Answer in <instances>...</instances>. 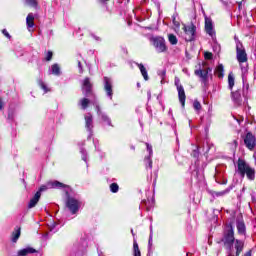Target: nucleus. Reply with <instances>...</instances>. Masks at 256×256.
<instances>
[{"label": "nucleus", "instance_id": "nucleus-1", "mask_svg": "<svg viewBox=\"0 0 256 256\" xmlns=\"http://www.w3.org/2000/svg\"><path fill=\"white\" fill-rule=\"evenodd\" d=\"M236 59L240 64L242 75H245L247 73V52L245 51V47H243V43L238 42L237 44Z\"/></svg>", "mask_w": 256, "mask_h": 256}, {"label": "nucleus", "instance_id": "nucleus-2", "mask_svg": "<svg viewBox=\"0 0 256 256\" xmlns=\"http://www.w3.org/2000/svg\"><path fill=\"white\" fill-rule=\"evenodd\" d=\"M237 171L242 177H245L246 175L250 181L255 179V170L250 168L242 159H239L237 162Z\"/></svg>", "mask_w": 256, "mask_h": 256}, {"label": "nucleus", "instance_id": "nucleus-3", "mask_svg": "<svg viewBox=\"0 0 256 256\" xmlns=\"http://www.w3.org/2000/svg\"><path fill=\"white\" fill-rule=\"evenodd\" d=\"M223 242L228 247H231L233 243H235V232H233V222H230L228 225H226V228L224 230Z\"/></svg>", "mask_w": 256, "mask_h": 256}, {"label": "nucleus", "instance_id": "nucleus-4", "mask_svg": "<svg viewBox=\"0 0 256 256\" xmlns=\"http://www.w3.org/2000/svg\"><path fill=\"white\" fill-rule=\"evenodd\" d=\"M150 41L157 53H165V51H167V43L165 42V38L155 36L150 38Z\"/></svg>", "mask_w": 256, "mask_h": 256}, {"label": "nucleus", "instance_id": "nucleus-5", "mask_svg": "<svg viewBox=\"0 0 256 256\" xmlns=\"http://www.w3.org/2000/svg\"><path fill=\"white\" fill-rule=\"evenodd\" d=\"M206 65L207 64L205 63H203L202 66L199 65V69L195 70L194 72L197 77H200L203 83H207V80L209 79V74L211 73V71H213V69L207 67Z\"/></svg>", "mask_w": 256, "mask_h": 256}, {"label": "nucleus", "instance_id": "nucleus-6", "mask_svg": "<svg viewBox=\"0 0 256 256\" xmlns=\"http://www.w3.org/2000/svg\"><path fill=\"white\" fill-rule=\"evenodd\" d=\"M81 201L75 199L74 197H68L66 200V207L69 209L72 215H75L79 209H81Z\"/></svg>", "mask_w": 256, "mask_h": 256}, {"label": "nucleus", "instance_id": "nucleus-7", "mask_svg": "<svg viewBox=\"0 0 256 256\" xmlns=\"http://www.w3.org/2000/svg\"><path fill=\"white\" fill-rule=\"evenodd\" d=\"M93 105H95L98 117H100V119H102L104 123L111 125V118L101 111V107H99V102H97V100H94Z\"/></svg>", "mask_w": 256, "mask_h": 256}, {"label": "nucleus", "instance_id": "nucleus-8", "mask_svg": "<svg viewBox=\"0 0 256 256\" xmlns=\"http://www.w3.org/2000/svg\"><path fill=\"white\" fill-rule=\"evenodd\" d=\"M93 84H91V79L85 78L82 82V92L83 95L89 97L92 93Z\"/></svg>", "mask_w": 256, "mask_h": 256}, {"label": "nucleus", "instance_id": "nucleus-9", "mask_svg": "<svg viewBox=\"0 0 256 256\" xmlns=\"http://www.w3.org/2000/svg\"><path fill=\"white\" fill-rule=\"evenodd\" d=\"M104 90L106 91L107 97L113 99V80L109 77H104Z\"/></svg>", "mask_w": 256, "mask_h": 256}, {"label": "nucleus", "instance_id": "nucleus-10", "mask_svg": "<svg viewBox=\"0 0 256 256\" xmlns=\"http://www.w3.org/2000/svg\"><path fill=\"white\" fill-rule=\"evenodd\" d=\"M205 31L207 35L214 39L215 37V28L213 27V20L209 17H205Z\"/></svg>", "mask_w": 256, "mask_h": 256}, {"label": "nucleus", "instance_id": "nucleus-11", "mask_svg": "<svg viewBox=\"0 0 256 256\" xmlns=\"http://www.w3.org/2000/svg\"><path fill=\"white\" fill-rule=\"evenodd\" d=\"M85 119V127L87 129V131H89V139H91V137H93V116L91 115V113H88L84 116Z\"/></svg>", "mask_w": 256, "mask_h": 256}, {"label": "nucleus", "instance_id": "nucleus-12", "mask_svg": "<svg viewBox=\"0 0 256 256\" xmlns=\"http://www.w3.org/2000/svg\"><path fill=\"white\" fill-rule=\"evenodd\" d=\"M184 32L186 41H193L195 39V25L184 26Z\"/></svg>", "mask_w": 256, "mask_h": 256}, {"label": "nucleus", "instance_id": "nucleus-13", "mask_svg": "<svg viewBox=\"0 0 256 256\" xmlns=\"http://www.w3.org/2000/svg\"><path fill=\"white\" fill-rule=\"evenodd\" d=\"M244 143H245L246 147L248 149H250V151H253V149H255V145H256L255 136L251 133H247L246 137L244 139Z\"/></svg>", "mask_w": 256, "mask_h": 256}, {"label": "nucleus", "instance_id": "nucleus-14", "mask_svg": "<svg viewBox=\"0 0 256 256\" xmlns=\"http://www.w3.org/2000/svg\"><path fill=\"white\" fill-rule=\"evenodd\" d=\"M231 99L237 107H241V105L243 103V99L241 98V90H236L234 92L232 91Z\"/></svg>", "mask_w": 256, "mask_h": 256}, {"label": "nucleus", "instance_id": "nucleus-15", "mask_svg": "<svg viewBox=\"0 0 256 256\" xmlns=\"http://www.w3.org/2000/svg\"><path fill=\"white\" fill-rule=\"evenodd\" d=\"M147 151L149 153V156L145 158L146 164L150 169H153V161L151 160V157H153V146H151L149 143H146Z\"/></svg>", "mask_w": 256, "mask_h": 256}, {"label": "nucleus", "instance_id": "nucleus-16", "mask_svg": "<svg viewBox=\"0 0 256 256\" xmlns=\"http://www.w3.org/2000/svg\"><path fill=\"white\" fill-rule=\"evenodd\" d=\"M26 25H27V29L28 31H33V27H35V16L33 15V13H29L26 17Z\"/></svg>", "mask_w": 256, "mask_h": 256}, {"label": "nucleus", "instance_id": "nucleus-17", "mask_svg": "<svg viewBox=\"0 0 256 256\" xmlns=\"http://www.w3.org/2000/svg\"><path fill=\"white\" fill-rule=\"evenodd\" d=\"M39 199H41V192H36L28 203V209H33L39 203Z\"/></svg>", "mask_w": 256, "mask_h": 256}, {"label": "nucleus", "instance_id": "nucleus-18", "mask_svg": "<svg viewBox=\"0 0 256 256\" xmlns=\"http://www.w3.org/2000/svg\"><path fill=\"white\" fill-rule=\"evenodd\" d=\"M33 253H37V250H35V248L33 247H26L24 249H20L17 251V256H27V255H31Z\"/></svg>", "mask_w": 256, "mask_h": 256}, {"label": "nucleus", "instance_id": "nucleus-19", "mask_svg": "<svg viewBox=\"0 0 256 256\" xmlns=\"http://www.w3.org/2000/svg\"><path fill=\"white\" fill-rule=\"evenodd\" d=\"M49 189H65L66 187H69L59 181H50L48 182Z\"/></svg>", "mask_w": 256, "mask_h": 256}, {"label": "nucleus", "instance_id": "nucleus-20", "mask_svg": "<svg viewBox=\"0 0 256 256\" xmlns=\"http://www.w3.org/2000/svg\"><path fill=\"white\" fill-rule=\"evenodd\" d=\"M177 91H178L179 101L182 107H185V99H186L185 89L183 88V86H178Z\"/></svg>", "mask_w": 256, "mask_h": 256}, {"label": "nucleus", "instance_id": "nucleus-21", "mask_svg": "<svg viewBox=\"0 0 256 256\" xmlns=\"http://www.w3.org/2000/svg\"><path fill=\"white\" fill-rule=\"evenodd\" d=\"M49 75L59 77L61 75V66H59V64H53L49 69Z\"/></svg>", "mask_w": 256, "mask_h": 256}, {"label": "nucleus", "instance_id": "nucleus-22", "mask_svg": "<svg viewBox=\"0 0 256 256\" xmlns=\"http://www.w3.org/2000/svg\"><path fill=\"white\" fill-rule=\"evenodd\" d=\"M244 243L243 241L239 240V239H236L234 241V247L236 249V256H239L241 255V252L243 251V247H244Z\"/></svg>", "mask_w": 256, "mask_h": 256}, {"label": "nucleus", "instance_id": "nucleus-23", "mask_svg": "<svg viewBox=\"0 0 256 256\" xmlns=\"http://www.w3.org/2000/svg\"><path fill=\"white\" fill-rule=\"evenodd\" d=\"M237 231L239 235H245V222L242 219L237 220Z\"/></svg>", "mask_w": 256, "mask_h": 256}, {"label": "nucleus", "instance_id": "nucleus-24", "mask_svg": "<svg viewBox=\"0 0 256 256\" xmlns=\"http://www.w3.org/2000/svg\"><path fill=\"white\" fill-rule=\"evenodd\" d=\"M136 65L140 69V73L144 77V80L149 81V75L147 74V68H145V66L143 64L137 63Z\"/></svg>", "mask_w": 256, "mask_h": 256}, {"label": "nucleus", "instance_id": "nucleus-25", "mask_svg": "<svg viewBox=\"0 0 256 256\" xmlns=\"http://www.w3.org/2000/svg\"><path fill=\"white\" fill-rule=\"evenodd\" d=\"M233 87H235V76L233 73H229L228 75V88L230 91H233Z\"/></svg>", "mask_w": 256, "mask_h": 256}, {"label": "nucleus", "instance_id": "nucleus-26", "mask_svg": "<svg viewBox=\"0 0 256 256\" xmlns=\"http://www.w3.org/2000/svg\"><path fill=\"white\" fill-rule=\"evenodd\" d=\"M133 255L141 256V250L139 249V244L137 243V240L135 238L133 240Z\"/></svg>", "mask_w": 256, "mask_h": 256}, {"label": "nucleus", "instance_id": "nucleus-27", "mask_svg": "<svg viewBox=\"0 0 256 256\" xmlns=\"http://www.w3.org/2000/svg\"><path fill=\"white\" fill-rule=\"evenodd\" d=\"M21 237V228H17L13 233H12V242L17 243L19 238Z\"/></svg>", "mask_w": 256, "mask_h": 256}, {"label": "nucleus", "instance_id": "nucleus-28", "mask_svg": "<svg viewBox=\"0 0 256 256\" xmlns=\"http://www.w3.org/2000/svg\"><path fill=\"white\" fill-rule=\"evenodd\" d=\"M89 103H91V101L87 98H82L79 101V105L81 106V109L85 110L87 109V107H89Z\"/></svg>", "mask_w": 256, "mask_h": 256}, {"label": "nucleus", "instance_id": "nucleus-29", "mask_svg": "<svg viewBox=\"0 0 256 256\" xmlns=\"http://www.w3.org/2000/svg\"><path fill=\"white\" fill-rule=\"evenodd\" d=\"M223 71H224L223 64L218 65L215 70V73L219 77V79H223Z\"/></svg>", "mask_w": 256, "mask_h": 256}, {"label": "nucleus", "instance_id": "nucleus-30", "mask_svg": "<svg viewBox=\"0 0 256 256\" xmlns=\"http://www.w3.org/2000/svg\"><path fill=\"white\" fill-rule=\"evenodd\" d=\"M229 191H231V188H227L226 190L220 192H214L213 197H223V195H227Z\"/></svg>", "mask_w": 256, "mask_h": 256}, {"label": "nucleus", "instance_id": "nucleus-31", "mask_svg": "<svg viewBox=\"0 0 256 256\" xmlns=\"http://www.w3.org/2000/svg\"><path fill=\"white\" fill-rule=\"evenodd\" d=\"M148 247L151 249L153 247V226H150V235L148 240Z\"/></svg>", "mask_w": 256, "mask_h": 256}, {"label": "nucleus", "instance_id": "nucleus-32", "mask_svg": "<svg viewBox=\"0 0 256 256\" xmlns=\"http://www.w3.org/2000/svg\"><path fill=\"white\" fill-rule=\"evenodd\" d=\"M168 40L171 43V45H177V36L170 34L168 35Z\"/></svg>", "mask_w": 256, "mask_h": 256}, {"label": "nucleus", "instance_id": "nucleus-33", "mask_svg": "<svg viewBox=\"0 0 256 256\" xmlns=\"http://www.w3.org/2000/svg\"><path fill=\"white\" fill-rule=\"evenodd\" d=\"M38 85L39 87H41V89H43L45 93H48L49 88H47V85L45 84V82H43V80H39Z\"/></svg>", "mask_w": 256, "mask_h": 256}, {"label": "nucleus", "instance_id": "nucleus-34", "mask_svg": "<svg viewBox=\"0 0 256 256\" xmlns=\"http://www.w3.org/2000/svg\"><path fill=\"white\" fill-rule=\"evenodd\" d=\"M110 191L111 193H117V191H119V185L117 183H112L110 185Z\"/></svg>", "mask_w": 256, "mask_h": 256}, {"label": "nucleus", "instance_id": "nucleus-35", "mask_svg": "<svg viewBox=\"0 0 256 256\" xmlns=\"http://www.w3.org/2000/svg\"><path fill=\"white\" fill-rule=\"evenodd\" d=\"M158 75L161 78V83H163V81L165 80V75H167V71L165 69L159 70Z\"/></svg>", "mask_w": 256, "mask_h": 256}, {"label": "nucleus", "instance_id": "nucleus-36", "mask_svg": "<svg viewBox=\"0 0 256 256\" xmlns=\"http://www.w3.org/2000/svg\"><path fill=\"white\" fill-rule=\"evenodd\" d=\"M30 7H37V0H25Z\"/></svg>", "mask_w": 256, "mask_h": 256}, {"label": "nucleus", "instance_id": "nucleus-37", "mask_svg": "<svg viewBox=\"0 0 256 256\" xmlns=\"http://www.w3.org/2000/svg\"><path fill=\"white\" fill-rule=\"evenodd\" d=\"M193 107L196 111H201V103L197 100L194 101Z\"/></svg>", "mask_w": 256, "mask_h": 256}, {"label": "nucleus", "instance_id": "nucleus-38", "mask_svg": "<svg viewBox=\"0 0 256 256\" xmlns=\"http://www.w3.org/2000/svg\"><path fill=\"white\" fill-rule=\"evenodd\" d=\"M47 189H50L49 188V182H47L46 185H42L40 188H39V191L40 192V197H41V193H43V191H47Z\"/></svg>", "mask_w": 256, "mask_h": 256}, {"label": "nucleus", "instance_id": "nucleus-39", "mask_svg": "<svg viewBox=\"0 0 256 256\" xmlns=\"http://www.w3.org/2000/svg\"><path fill=\"white\" fill-rule=\"evenodd\" d=\"M53 59V52L48 51L46 54V61H51Z\"/></svg>", "mask_w": 256, "mask_h": 256}, {"label": "nucleus", "instance_id": "nucleus-40", "mask_svg": "<svg viewBox=\"0 0 256 256\" xmlns=\"http://www.w3.org/2000/svg\"><path fill=\"white\" fill-rule=\"evenodd\" d=\"M80 153H82V159L83 161L87 162V152L85 150H81Z\"/></svg>", "mask_w": 256, "mask_h": 256}, {"label": "nucleus", "instance_id": "nucleus-41", "mask_svg": "<svg viewBox=\"0 0 256 256\" xmlns=\"http://www.w3.org/2000/svg\"><path fill=\"white\" fill-rule=\"evenodd\" d=\"M204 57L205 59H213V54L211 52H205Z\"/></svg>", "mask_w": 256, "mask_h": 256}, {"label": "nucleus", "instance_id": "nucleus-42", "mask_svg": "<svg viewBox=\"0 0 256 256\" xmlns=\"http://www.w3.org/2000/svg\"><path fill=\"white\" fill-rule=\"evenodd\" d=\"M2 33L5 37H7V39H11V35L9 34V32L6 29L2 30Z\"/></svg>", "mask_w": 256, "mask_h": 256}, {"label": "nucleus", "instance_id": "nucleus-43", "mask_svg": "<svg viewBox=\"0 0 256 256\" xmlns=\"http://www.w3.org/2000/svg\"><path fill=\"white\" fill-rule=\"evenodd\" d=\"M175 85H176L177 89H179V87H183L182 85H180L179 78H175Z\"/></svg>", "mask_w": 256, "mask_h": 256}, {"label": "nucleus", "instance_id": "nucleus-44", "mask_svg": "<svg viewBox=\"0 0 256 256\" xmlns=\"http://www.w3.org/2000/svg\"><path fill=\"white\" fill-rule=\"evenodd\" d=\"M79 73H83V66L81 65V61H78Z\"/></svg>", "mask_w": 256, "mask_h": 256}, {"label": "nucleus", "instance_id": "nucleus-45", "mask_svg": "<svg viewBox=\"0 0 256 256\" xmlns=\"http://www.w3.org/2000/svg\"><path fill=\"white\" fill-rule=\"evenodd\" d=\"M235 43H236V49H237V44L241 43V41L239 40V38H237V36L234 37Z\"/></svg>", "mask_w": 256, "mask_h": 256}, {"label": "nucleus", "instance_id": "nucleus-46", "mask_svg": "<svg viewBox=\"0 0 256 256\" xmlns=\"http://www.w3.org/2000/svg\"><path fill=\"white\" fill-rule=\"evenodd\" d=\"M1 109H3V101H1V99H0V111H1Z\"/></svg>", "mask_w": 256, "mask_h": 256}, {"label": "nucleus", "instance_id": "nucleus-47", "mask_svg": "<svg viewBox=\"0 0 256 256\" xmlns=\"http://www.w3.org/2000/svg\"><path fill=\"white\" fill-rule=\"evenodd\" d=\"M244 256H251V251L246 252Z\"/></svg>", "mask_w": 256, "mask_h": 256}, {"label": "nucleus", "instance_id": "nucleus-48", "mask_svg": "<svg viewBox=\"0 0 256 256\" xmlns=\"http://www.w3.org/2000/svg\"><path fill=\"white\" fill-rule=\"evenodd\" d=\"M147 95H148V99H151V91H148Z\"/></svg>", "mask_w": 256, "mask_h": 256}, {"label": "nucleus", "instance_id": "nucleus-49", "mask_svg": "<svg viewBox=\"0 0 256 256\" xmlns=\"http://www.w3.org/2000/svg\"><path fill=\"white\" fill-rule=\"evenodd\" d=\"M109 0H100V3H107Z\"/></svg>", "mask_w": 256, "mask_h": 256}, {"label": "nucleus", "instance_id": "nucleus-50", "mask_svg": "<svg viewBox=\"0 0 256 256\" xmlns=\"http://www.w3.org/2000/svg\"><path fill=\"white\" fill-rule=\"evenodd\" d=\"M131 233H132L133 237H135V233L133 232V230H131Z\"/></svg>", "mask_w": 256, "mask_h": 256}, {"label": "nucleus", "instance_id": "nucleus-51", "mask_svg": "<svg viewBox=\"0 0 256 256\" xmlns=\"http://www.w3.org/2000/svg\"><path fill=\"white\" fill-rule=\"evenodd\" d=\"M236 121H237L238 123H241V120H239V119H236Z\"/></svg>", "mask_w": 256, "mask_h": 256}, {"label": "nucleus", "instance_id": "nucleus-52", "mask_svg": "<svg viewBox=\"0 0 256 256\" xmlns=\"http://www.w3.org/2000/svg\"><path fill=\"white\" fill-rule=\"evenodd\" d=\"M235 145H237V140H234Z\"/></svg>", "mask_w": 256, "mask_h": 256}, {"label": "nucleus", "instance_id": "nucleus-53", "mask_svg": "<svg viewBox=\"0 0 256 256\" xmlns=\"http://www.w3.org/2000/svg\"><path fill=\"white\" fill-rule=\"evenodd\" d=\"M137 85H138V87H140V84H139V83H138Z\"/></svg>", "mask_w": 256, "mask_h": 256}]
</instances>
